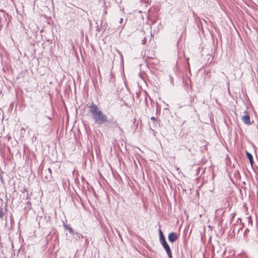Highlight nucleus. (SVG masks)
<instances>
[{"label": "nucleus", "instance_id": "2", "mask_svg": "<svg viewBox=\"0 0 258 258\" xmlns=\"http://www.w3.org/2000/svg\"><path fill=\"white\" fill-rule=\"evenodd\" d=\"M159 236L160 243L166 250L169 258H172L171 251L170 250V247L166 242L164 235L161 229H159Z\"/></svg>", "mask_w": 258, "mask_h": 258}, {"label": "nucleus", "instance_id": "1", "mask_svg": "<svg viewBox=\"0 0 258 258\" xmlns=\"http://www.w3.org/2000/svg\"><path fill=\"white\" fill-rule=\"evenodd\" d=\"M90 111L96 123L101 125L106 122L107 116L101 112L94 103L91 104Z\"/></svg>", "mask_w": 258, "mask_h": 258}, {"label": "nucleus", "instance_id": "12", "mask_svg": "<svg viewBox=\"0 0 258 258\" xmlns=\"http://www.w3.org/2000/svg\"><path fill=\"white\" fill-rule=\"evenodd\" d=\"M248 231H249V230H248L247 229H246L245 230V231H244V234H245L246 232H248Z\"/></svg>", "mask_w": 258, "mask_h": 258}, {"label": "nucleus", "instance_id": "4", "mask_svg": "<svg viewBox=\"0 0 258 258\" xmlns=\"http://www.w3.org/2000/svg\"><path fill=\"white\" fill-rule=\"evenodd\" d=\"M241 119L244 123L247 124H250V117L248 115L246 114V115L243 116Z\"/></svg>", "mask_w": 258, "mask_h": 258}, {"label": "nucleus", "instance_id": "11", "mask_svg": "<svg viewBox=\"0 0 258 258\" xmlns=\"http://www.w3.org/2000/svg\"><path fill=\"white\" fill-rule=\"evenodd\" d=\"M123 22V19L122 18H120V20H119V23L120 24H122Z\"/></svg>", "mask_w": 258, "mask_h": 258}, {"label": "nucleus", "instance_id": "9", "mask_svg": "<svg viewBox=\"0 0 258 258\" xmlns=\"http://www.w3.org/2000/svg\"><path fill=\"white\" fill-rule=\"evenodd\" d=\"M151 119L153 121H156L157 122L158 121L157 119L154 116L152 117Z\"/></svg>", "mask_w": 258, "mask_h": 258}, {"label": "nucleus", "instance_id": "13", "mask_svg": "<svg viewBox=\"0 0 258 258\" xmlns=\"http://www.w3.org/2000/svg\"><path fill=\"white\" fill-rule=\"evenodd\" d=\"M124 25H123V26H120L121 30H122V29H123V28H124ZM119 28H120V27H119Z\"/></svg>", "mask_w": 258, "mask_h": 258}, {"label": "nucleus", "instance_id": "10", "mask_svg": "<svg viewBox=\"0 0 258 258\" xmlns=\"http://www.w3.org/2000/svg\"><path fill=\"white\" fill-rule=\"evenodd\" d=\"M146 38L145 37L144 39L143 40V44H145L146 43Z\"/></svg>", "mask_w": 258, "mask_h": 258}, {"label": "nucleus", "instance_id": "5", "mask_svg": "<svg viewBox=\"0 0 258 258\" xmlns=\"http://www.w3.org/2000/svg\"><path fill=\"white\" fill-rule=\"evenodd\" d=\"M245 154L246 155V157L249 159L250 164L251 165H252L253 161V157H252V155L247 151H246Z\"/></svg>", "mask_w": 258, "mask_h": 258}, {"label": "nucleus", "instance_id": "8", "mask_svg": "<svg viewBox=\"0 0 258 258\" xmlns=\"http://www.w3.org/2000/svg\"><path fill=\"white\" fill-rule=\"evenodd\" d=\"M4 216V213L2 208L0 207V219L3 218Z\"/></svg>", "mask_w": 258, "mask_h": 258}, {"label": "nucleus", "instance_id": "3", "mask_svg": "<svg viewBox=\"0 0 258 258\" xmlns=\"http://www.w3.org/2000/svg\"><path fill=\"white\" fill-rule=\"evenodd\" d=\"M168 240L170 242L173 243L178 238V235L175 232H171L168 235Z\"/></svg>", "mask_w": 258, "mask_h": 258}, {"label": "nucleus", "instance_id": "7", "mask_svg": "<svg viewBox=\"0 0 258 258\" xmlns=\"http://www.w3.org/2000/svg\"><path fill=\"white\" fill-rule=\"evenodd\" d=\"M115 127H117L118 128V130H119V131L120 132V134H122L123 133V131L122 129V128L120 127V126L118 125V123L115 122Z\"/></svg>", "mask_w": 258, "mask_h": 258}, {"label": "nucleus", "instance_id": "6", "mask_svg": "<svg viewBox=\"0 0 258 258\" xmlns=\"http://www.w3.org/2000/svg\"><path fill=\"white\" fill-rule=\"evenodd\" d=\"M64 227L66 228V229H68L69 230L70 233L71 234H74L75 232L73 229L71 228L70 225H64Z\"/></svg>", "mask_w": 258, "mask_h": 258}, {"label": "nucleus", "instance_id": "14", "mask_svg": "<svg viewBox=\"0 0 258 258\" xmlns=\"http://www.w3.org/2000/svg\"><path fill=\"white\" fill-rule=\"evenodd\" d=\"M195 97V96H193V97H191L192 100H194V97ZM192 101V100H191V101Z\"/></svg>", "mask_w": 258, "mask_h": 258}]
</instances>
